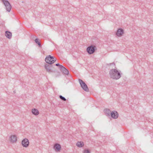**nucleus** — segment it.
Instances as JSON below:
<instances>
[{"label": "nucleus", "instance_id": "17", "mask_svg": "<svg viewBox=\"0 0 153 153\" xmlns=\"http://www.w3.org/2000/svg\"><path fill=\"white\" fill-rule=\"evenodd\" d=\"M34 41L35 43L38 44L39 47L41 48L42 47V45L40 41H39V39L38 38L36 39H35Z\"/></svg>", "mask_w": 153, "mask_h": 153}, {"label": "nucleus", "instance_id": "8", "mask_svg": "<svg viewBox=\"0 0 153 153\" xmlns=\"http://www.w3.org/2000/svg\"><path fill=\"white\" fill-rule=\"evenodd\" d=\"M110 116L113 118L116 119L118 117V113L117 111H113L111 112Z\"/></svg>", "mask_w": 153, "mask_h": 153}, {"label": "nucleus", "instance_id": "22", "mask_svg": "<svg viewBox=\"0 0 153 153\" xmlns=\"http://www.w3.org/2000/svg\"><path fill=\"white\" fill-rule=\"evenodd\" d=\"M35 36L34 35H32L31 36V38L33 39L34 38H35Z\"/></svg>", "mask_w": 153, "mask_h": 153}, {"label": "nucleus", "instance_id": "18", "mask_svg": "<svg viewBox=\"0 0 153 153\" xmlns=\"http://www.w3.org/2000/svg\"><path fill=\"white\" fill-rule=\"evenodd\" d=\"M83 153H90V151L88 149H84L83 152Z\"/></svg>", "mask_w": 153, "mask_h": 153}, {"label": "nucleus", "instance_id": "2", "mask_svg": "<svg viewBox=\"0 0 153 153\" xmlns=\"http://www.w3.org/2000/svg\"><path fill=\"white\" fill-rule=\"evenodd\" d=\"M56 59L54 57L49 55L46 56L45 61L48 64L52 65L56 61Z\"/></svg>", "mask_w": 153, "mask_h": 153}, {"label": "nucleus", "instance_id": "9", "mask_svg": "<svg viewBox=\"0 0 153 153\" xmlns=\"http://www.w3.org/2000/svg\"><path fill=\"white\" fill-rule=\"evenodd\" d=\"M60 69L62 72L64 74L68 75L69 72L68 70L63 66H60Z\"/></svg>", "mask_w": 153, "mask_h": 153}, {"label": "nucleus", "instance_id": "5", "mask_svg": "<svg viewBox=\"0 0 153 153\" xmlns=\"http://www.w3.org/2000/svg\"><path fill=\"white\" fill-rule=\"evenodd\" d=\"M2 1L5 6L7 11L10 12L12 7L9 1L7 0H2Z\"/></svg>", "mask_w": 153, "mask_h": 153}, {"label": "nucleus", "instance_id": "19", "mask_svg": "<svg viewBox=\"0 0 153 153\" xmlns=\"http://www.w3.org/2000/svg\"><path fill=\"white\" fill-rule=\"evenodd\" d=\"M59 97L63 101H65L66 100V99L62 95H60L59 96Z\"/></svg>", "mask_w": 153, "mask_h": 153}, {"label": "nucleus", "instance_id": "6", "mask_svg": "<svg viewBox=\"0 0 153 153\" xmlns=\"http://www.w3.org/2000/svg\"><path fill=\"white\" fill-rule=\"evenodd\" d=\"M29 142L27 139L25 138L22 141V144L24 147H27L29 146Z\"/></svg>", "mask_w": 153, "mask_h": 153}, {"label": "nucleus", "instance_id": "23", "mask_svg": "<svg viewBox=\"0 0 153 153\" xmlns=\"http://www.w3.org/2000/svg\"><path fill=\"white\" fill-rule=\"evenodd\" d=\"M13 92H14V93H16V91H14Z\"/></svg>", "mask_w": 153, "mask_h": 153}, {"label": "nucleus", "instance_id": "7", "mask_svg": "<svg viewBox=\"0 0 153 153\" xmlns=\"http://www.w3.org/2000/svg\"><path fill=\"white\" fill-rule=\"evenodd\" d=\"M45 68L47 72L49 73H51L52 72V69L53 66L51 65L45 64Z\"/></svg>", "mask_w": 153, "mask_h": 153}, {"label": "nucleus", "instance_id": "20", "mask_svg": "<svg viewBox=\"0 0 153 153\" xmlns=\"http://www.w3.org/2000/svg\"><path fill=\"white\" fill-rule=\"evenodd\" d=\"M55 65L56 66H59V68H60V69H61V67H60V66H62V65H60L59 63H57V64H56Z\"/></svg>", "mask_w": 153, "mask_h": 153}, {"label": "nucleus", "instance_id": "11", "mask_svg": "<svg viewBox=\"0 0 153 153\" xmlns=\"http://www.w3.org/2000/svg\"><path fill=\"white\" fill-rule=\"evenodd\" d=\"M124 33V30L121 28L118 29L116 35L118 36H121Z\"/></svg>", "mask_w": 153, "mask_h": 153}, {"label": "nucleus", "instance_id": "15", "mask_svg": "<svg viewBox=\"0 0 153 153\" xmlns=\"http://www.w3.org/2000/svg\"><path fill=\"white\" fill-rule=\"evenodd\" d=\"M32 113L34 115H37L39 114V112L38 109L36 108L32 109L31 111Z\"/></svg>", "mask_w": 153, "mask_h": 153}, {"label": "nucleus", "instance_id": "3", "mask_svg": "<svg viewBox=\"0 0 153 153\" xmlns=\"http://www.w3.org/2000/svg\"><path fill=\"white\" fill-rule=\"evenodd\" d=\"M97 50L95 45H91L87 48V51L89 54H93Z\"/></svg>", "mask_w": 153, "mask_h": 153}, {"label": "nucleus", "instance_id": "14", "mask_svg": "<svg viewBox=\"0 0 153 153\" xmlns=\"http://www.w3.org/2000/svg\"><path fill=\"white\" fill-rule=\"evenodd\" d=\"M10 140L12 142H15L17 141V137L15 135H11L10 137Z\"/></svg>", "mask_w": 153, "mask_h": 153}, {"label": "nucleus", "instance_id": "12", "mask_svg": "<svg viewBox=\"0 0 153 153\" xmlns=\"http://www.w3.org/2000/svg\"><path fill=\"white\" fill-rule=\"evenodd\" d=\"M104 112L105 113V115L108 117H109L110 116L111 111L109 109H105L104 110Z\"/></svg>", "mask_w": 153, "mask_h": 153}, {"label": "nucleus", "instance_id": "13", "mask_svg": "<svg viewBox=\"0 0 153 153\" xmlns=\"http://www.w3.org/2000/svg\"><path fill=\"white\" fill-rule=\"evenodd\" d=\"M5 35L7 38L10 39L12 37V33L9 31H6L5 32Z\"/></svg>", "mask_w": 153, "mask_h": 153}, {"label": "nucleus", "instance_id": "4", "mask_svg": "<svg viewBox=\"0 0 153 153\" xmlns=\"http://www.w3.org/2000/svg\"><path fill=\"white\" fill-rule=\"evenodd\" d=\"M79 81L82 89L86 91L89 92V89L85 83L80 79H79Z\"/></svg>", "mask_w": 153, "mask_h": 153}, {"label": "nucleus", "instance_id": "10", "mask_svg": "<svg viewBox=\"0 0 153 153\" xmlns=\"http://www.w3.org/2000/svg\"><path fill=\"white\" fill-rule=\"evenodd\" d=\"M61 146L60 144L55 143L53 146V148L56 152H59L61 149Z\"/></svg>", "mask_w": 153, "mask_h": 153}, {"label": "nucleus", "instance_id": "16", "mask_svg": "<svg viewBox=\"0 0 153 153\" xmlns=\"http://www.w3.org/2000/svg\"><path fill=\"white\" fill-rule=\"evenodd\" d=\"M76 145L79 147H82L84 146L83 142L81 141H78L76 144Z\"/></svg>", "mask_w": 153, "mask_h": 153}, {"label": "nucleus", "instance_id": "1", "mask_svg": "<svg viewBox=\"0 0 153 153\" xmlns=\"http://www.w3.org/2000/svg\"><path fill=\"white\" fill-rule=\"evenodd\" d=\"M109 74L111 78L115 79H119L121 77L120 72L116 69L110 70Z\"/></svg>", "mask_w": 153, "mask_h": 153}, {"label": "nucleus", "instance_id": "21", "mask_svg": "<svg viewBox=\"0 0 153 153\" xmlns=\"http://www.w3.org/2000/svg\"><path fill=\"white\" fill-rule=\"evenodd\" d=\"M112 64H114V65H115V64L114 62H113L112 63H111L108 64V66H110V65H111Z\"/></svg>", "mask_w": 153, "mask_h": 153}]
</instances>
